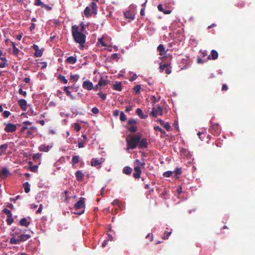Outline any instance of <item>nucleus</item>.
<instances>
[{"label":"nucleus","mask_w":255,"mask_h":255,"mask_svg":"<svg viewBox=\"0 0 255 255\" xmlns=\"http://www.w3.org/2000/svg\"><path fill=\"white\" fill-rule=\"evenodd\" d=\"M72 34L75 41L80 44V49H83L86 41V35L79 31L78 26L74 25L72 26Z\"/></svg>","instance_id":"obj_1"},{"label":"nucleus","mask_w":255,"mask_h":255,"mask_svg":"<svg viewBox=\"0 0 255 255\" xmlns=\"http://www.w3.org/2000/svg\"><path fill=\"white\" fill-rule=\"evenodd\" d=\"M141 136L138 134H129L126 138L127 150L136 148L139 144Z\"/></svg>","instance_id":"obj_2"},{"label":"nucleus","mask_w":255,"mask_h":255,"mask_svg":"<svg viewBox=\"0 0 255 255\" xmlns=\"http://www.w3.org/2000/svg\"><path fill=\"white\" fill-rule=\"evenodd\" d=\"M163 115V109L161 106H158L157 108L153 107L150 114V115L154 117H156L157 115L162 116Z\"/></svg>","instance_id":"obj_3"},{"label":"nucleus","mask_w":255,"mask_h":255,"mask_svg":"<svg viewBox=\"0 0 255 255\" xmlns=\"http://www.w3.org/2000/svg\"><path fill=\"white\" fill-rule=\"evenodd\" d=\"M4 125H5L4 130L7 132H13L16 129V126L14 124L8 123Z\"/></svg>","instance_id":"obj_4"},{"label":"nucleus","mask_w":255,"mask_h":255,"mask_svg":"<svg viewBox=\"0 0 255 255\" xmlns=\"http://www.w3.org/2000/svg\"><path fill=\"white\" fill-rule=\"evenodd\" d=\"M85 206V198L81 197L79 200L75 204L74 209L78 210L82 208Z\"/></svg>","instance_id":"obj_5"},{"label":"nucleus","mask_w":255,"mask_h":255,"mask_svg":"<svg viewBox=\"0 0 255 255\" xmlns=\"http://www.w3.org/2000/svg\"><path fill=\"white\" fill-rule=\"evenodd\" d=\"M159 69L160 72H163V71L165 70V73L167 74H169L171 72V70L170 68L169 67V65L168 64H160Z\"/></svg>","instance_id":"obj_6"},{"label":"nucleus","mask_w":255,"mask_h":255,"mask_svg":"<svg viewBox=\"0 0 255 255\" xmlns=\"http://www.w3.org/2000/svg\"><path fill=\"white\" fill-rule=\"evenodd\" d=\"M83 88L88 90H91L93 88V83L89 80H86L83 82L82 85Z\"/></svg>","instance_id":"obj_7"},{"label":"nucleus","mask_w":255,"mask_h":255,"mask_svg":"<svg viewBox=\"0 0 255 255\" xmlns=\"http://www.w3.org/2000/svg\"><path fill=\"white\" fill-rule=\"evenodd\" d=\"M142 171L139 166H136L134 167V173L133 174V176L135 178H139L140 177V174Z\"/></svg>","instance_id":"obj_8"},{"label":"nucleus","mask_w":255,"mask_h":255,"mask_svg":"<svg viewBox=\"0 0 255 255\" xmlns=\"http://www.w3.org/2000/svg\"><path fill=\"white\" fill-rule=\"evenodd\" d=\"M18 105L22 111H26L27 110V102L24 99H20L18 101Z\"/></svg>","instance_id":"obj_9"},{"label":"nucleus","mask_w":255,"mask_h":255,"mask_svg":"<svg viewBox=\"0 0 255 255\" xmlns=\"http://www.w3.org/2000/svg\"><path fill=\"white\" fill-rule=\"evenodd\" d=\"M148 146V143L147 141V139L145 138H140V141H139V144L138 145V147L139 148H147Z\"/></svg>","instance_id":"obj_10"},{"label":"nucleus","mask_w":255,"mask_h":255,"mask_svg":"<svg viewBox=\"0 0 255 255\" xmlns=\"http://www.w3.org/2000/svg\"><path fill=\"white\" fill-rule=\"evenodd\" d=\"M211 132V133L214 134L219 133V132H220V128H219V125L218 124H214L212 125Z\"/></svg>","instance_id":"obj_11"},{"label":"nucleus","mask_w":255,"mask_h":255,"mask_svg":"<svg viewBox=\"0 0 255 255\" xmlns=\"http://www.w3.org/2000/svg\"><path fill=\"white\" fill-rule=\"evenodd\" d=\"M134 13L132 11L127 10L124 12V15L126 18L133 20L134 18Z\"/></svg>","instance_id":"obj_12"},{"label":"nucleus","mask_w":255,"mask_h":255,"mask_svg":"<svg viewBox=\"0 0 255 255\" xmlns=\"http://www.w3.org/2000/svg\"><path fill=\"white\" fill-rule=\"evenodd\" d=\"M98 0H94L93 2H91L90 6L92 9V13L94 14H97V5L96 4V2H98Z\"/></svg>","instance_id":"obj_13"},{"label":"nucleus","mask_w":255,"mask_h":255,"mask_svg":"<svg viewBox=\"0 0 255 255\" xmlns=\"http://www.w3.org/2000/svg\"><path fill=\"white\" fill-rule=\"evenodd\" d=\"M211 55H209L208 58L209 59L215 60L218 58V53L217 51L215 50H212L211 53Z\"/></svg>","instance_id":"obj_14"},{"label":"nucleus","mask_w":255,"mask_h":255,"mask_svg":"<svg viewBox=\"0 0 255 255\" xmlns=\"http://www.w3.org/2000/svg\"><path fill=\"white\" fill-rule=\"evenodd\" d=\"M9 174V172L7 169L6 168H3L0 172V178L2 177L3 178H5L7 177Z\"/></svg>","instance_id":"obj_15"},{"label":"nucleus","mask_w":255,"mask_h":255,"mask_svg":"<svg viewBox=\"0 0 255 255\" xmlns=\"http://www.w3.org/2000/svg\"><path fill=\"white\" fill-rule=\"evenodd\" d=\"M30 238V236L28 234H22L18 237L20 243L24 242Z\"/></svg>","instance_id":"obj_16"},{"label":"nucleus","mask_w":255,"mask_h":255,"mask_svg":"<svg viewBox=\"0 0 255 255\" xmlns=\"http://www.w3.org/2000/svg\"><path fill=\"white\" fill-rule=\"evenodd\" d=\"M19 224L21 226L27 227L30 225V222L25 218H23L19 221Z\"/></svg>","instance_id":"obj_17"},{"label":"nucleus","mask_w":255,"mask_h":255,"mask_svg":"<svg viewBox=\"0 0 255 255\" xmlns=\"http://www.w3.org/2000/svg\"><path fill=\"white\" fill-rule=\"evenodd\" d=\"M109 83V81L108 80H105L101 77L98 82V85H99L100 87H103L107 85Z\"/></svg>","instance_id":"obj_18"},{"label":"nucleus","mask_w":255,"mask_h":255,"mask_svg":"<svg viewBox=\"0 0 255 255\" xmlns=\"http://www.w3.org/2000/svg\"><path fill=\"white\" fill-rule=\"evenodd\" d=\"M51 146L42 144L39 147V150L41 151L47 152L49 150L50 148H51Z\"/></svg>","instance_id":"obj_19"},{"label":"nucleus","mask_w":255,"mask_h":255,"mask_svg":"<svg viewBox=\"0 0 255 255\" xmlns=\"http://www.w3.org/2000/svg\"><path fill=\"white\" fill-rule=\"evenodd\" d=\"M157 50L159 52L160 55H163L166 53L165 48L162 44H159L157 48Z\"/></svg>","instance_id":"obj_20"},{"label":"nucleus","mask_w":255,"mask_h":255,"mask_svg":"<svg viewBox=\"0 0 255 255\" xmlns=\"http://www.w3.org/2000/svg\"><path fill=\"white\" fill-rule=\"evenodd\" d=\"M75 175L78 181H81L84 177V174L80 171L78 170L75 173Z\"/></svg>","instance_id":"obj_21"},{"label":"nucleus","mask_w":255,"mask_h":255,"mask_svg":"<svg viewBox=\"0 0 255 255\" xmlns=\"http://www.w3.org/2000/svg\"><path fill=\"white\" fill-rule=\"evenodd\" d=\"M66 62L69 64H75L77 62V58L76 56L68 57L66 59Z\"/></svg>","instance_id":"obj_22"},{"label":"nucleus","mask_w":255,"mask_h":255,"mask_svg":"<svg viewBox=\"0 0 255 255\" xmlns=\"http://www.w3.org/2000/svg\"><path fill=\"white\" fill-rule=\"evenodd\" d=\"M101 164L100 160L97 158H93L91 161V165L92 166H96Z\"/></svg>","instance_id":"obj_23"},{"label":"nucleus","mask_w":255,"mask_h":255,"mask_svg":"<svg viewBox=\"0 0 255 255\" xmlns=\"http://www.w3.org/2000/svg\"><path fill=\"white\" fill-rule=\"evenodd\" d=\"M123 171L125 174L129 175L131 173L132 168L129 166H126L123 168Z\"/></svg>","instance_id":"obj_24"},{"label":"nucleus","mask_w":255,"mask_h":255,"mask_svg":"<svg viewBox=\"0 0 255 255\" xmlns=\"http://www.w3.org/2000/svg\"><path fill=\"white\" fill-rule=\"evenodd\" d=\"M0 60H1L3 62L0 63V68H4L8 65L7 62V59L5 57H1L0 58Z\"/></svg>","instance_id":"obj_25"},{"label":"nucleus","mask_w":255,"mask_h":255,"mask_svg":"<svg viewBox=\"0 0 255 255\" xmlns=\"http://www.w3.org/2000/svg\"><path fill=\"white\" fill-rule=\"evenodd\" d=\"M113 89L115 90L121 91L122 90V84L121 82H117L113 85Z\"/></svg>","instance_id":"obj_26"},{"label":"nucleus","mask_w":255,"mask_h":255,"mask_svg":"<svg viewBox=\"0 0 255 255\" xmlns=\"http://www.w3.org/2000/svg\"><path fill=\"white\" fill-rule=\"evenodd\" d=\"M90 8L89 6L86 7L84 13L86 17H89L91 16V14L90 13Z\"/></svg>","instance_id":"obj_27"},{"label":"nucleus","mask_w":255,"mask_h":255,"mask_svg":"<svg viewBox=\"0 0 255 255\" xmlns=\"http://www.w3.org/2000/svg\"><path fill=\"white\" fill-rule=\"evenodd\" d=\"M8 147V144L6 143L3 144L2 145H0V154H1V153L5 151Z\"/></svg>","instance_id":"obj_28"},{"label":"nucleus","mask_w":255,"mask_h":255,"mask_svg":"<svg viewBox=\"0 0 255 255\" xmlns=\"http://www.w3.org/2000/svg\"><path fill=\"white\" fill-rule=\"evenodd\" d=\"M127 128L131 132H135L137 131V128L133 125H130L129 127H127Z\"/></svg>","instance_id":"obj_29"},{"label":"nucleus","mask_w":255,"mask_h":255,"mask_svg":"<svg viewBox=\"0 0 255 255\" xmlns=\"http://www.w3.org/2000/svg\"><path fill=\"white\" fill-rule=\"evenodd\" d=\"M79 162V156L78 155H74L72 159V162L73 164H77Z\"/></svg>","instance_id":"obj_30"},{"label":"nucleus","mask_w":255,"mask_h":255,"mask_svg":"<svg viewBox=\"0 0 255 255\" xmlns=\"http://www.w3.org/2000/svg\"><path fill=\"white\" fill-rule=\"evenodd\" d=\"M23 187L25 193H28L30 191L29 184L26 182L23 184Z\"/></svg>","instance_id":"obj_31"},{"label":"nucleus","mask_w":255,"mask_h":255,"mask_svg":"<svg viewBox=\"0 0 255 255\" xmlns=\"http://www.w3.org/2000/svg\"><path fill=\"white\" fill-rule=\"evenodd\" d=\"M9 243L11 244H18L20 243L18 238L15 239L14 238H11L10 239Z\"/></svg>","instance_id":"obj_32"},{"label":"nucleus","mask_w":255,"mask_h":255,"mask_svg":"<svg viewBox=\"0 0 255 255\" xmlns=\"http://www.w3.org/2000/svg\"><path fill=\"white\" fill-rule=\"evenodd\" d=\"M58 78V79L63 83L67 84L68 83V80L65 78V76L60 75Z\"/></svg>","instance_id":"obj_33"},{"label":"nucleus","mask_w":255,"mask_h":255,"mask_svg":"<svg viewBox=\"0 0 255 255\" xmlns=\"http://www.w3.org/2000/svg\"><path fill=\"white\" fill-rule=\"evenodd\" d=\"M141 89V86L140 85H137L135 86H134L133 88V90L135 92V94H138L140 92V90Z\"/></svg>","instance_id":"obj_34"},{"label":"nucleus","mask_w":255,"mask_h":255,"mask_svg":"<svg viewBox=\"0 0 255 255\" xmlns=\"http://www.w3.org/2000/svg\"><path fill=\"white\" fill-rule=\"evenodd\" d=\"M120 119V120L123 122L126 121L127 120V117L125 115L124 112H121Z\"/></svg>","instance_id":"obj_35"},{"label":"nucleus","mask_w":255,"mask_h":255,"mask_svg":"<svg viewBox=\"0 0 255 255\" xmlns=\"http://www.w3.org/2000/svg\"><path fill=\"white\" fill-rule=\"evenodd\" d=\"M3 212L7 215V217L12 215L11 211L7 208H4Z\"/></svg>","instance_id":"obj_36"},{"label":"nucleus","mask_w":255,"mask_h":255,"mask_svg":"<svg viewBox=\"0 0 255 255\" xmlns=\"http://www.w3.org/2000/svg\"><path fill=\"white\" fill-rule=\"evenodd\" d=\"M42 51L41 50H38L37 51H36L34 53V56L36 57H40L42 55Z\"/></svg>","instance_id":"obj_37"},{"label":"nucleus","mask_w":255,"mask_h":255,"mask_svg":"<svg viewBox=\"0 0 255 255\" xmlns=\"http://www.w3.org/2000/svg\"><path fill=\"white\" fill-rule=\"evenodd\" d=\"M13 219L12 218V215L10 216V217H7V218L6 219V222L8 225H10L13 223Z\"/></svg>","instance_id":"obj_38"},{"label":"nucleus","mask_w":255,"mask_h":255,"mask_svg":"<svg viewBox=\"0 0 255 255\" xmlns=\"http://www.w3.org/2000/svg\"><path fill=\"white\" fill-rule=\"evenodd\" d=\"M112 205H118L120 208H121V203L120 201L118 199L114 200L112 203Z\"/></svg>","instance_id":"obj_39"},{"label":"nucleus","mask_w":255,"mask_h":255,"mask_svg":"<svg viewBox=\"0 0 255 255\" xmlns=\"http://www.w3.org/2000/svg\"><path fill=\"white\" fill-rule=\"evenodd\" d=\"M172 173L173 172L172 171H167L163 173V176L165 177H169L172 175Z\"/></svg>","instance_id":"obj_40"},{"label":"nucleus","mask_w":255,"mask_h":255,"mask_svg":"<svg viewBox=\"0 0 255 255\" xmlns=\"http://www.w3.org/2000/svg\"><path fill=\"white\" fill-rule=\"evenodd\" d=\"M136 114L139 116L140 117V118H141V117H142V116L143 115V112H142V111L141 110V109L140 108H137L136 110Z\"/></svg>","instance_id":"obj_41"},{"label":"nucleus","mask_w":255,"mask_h":255,"mask_svg":"<svg viewBox=\"0 0 255 255\" xmlns=\"http://www.w3.org/2000/svg\"><path fill=\"white\" fill-rule=\"evenodd\" d=\"M71 79L75 81H77L79 78V76L77 74L76 75H71Z\"/></svg>","instance_id":"obj_42"},{"label":"nucleus","mask_w":255,"mask_h":255,"mask_svg":"<svg viewBox=\"0 0 255 255\" xmlns=\"http://www.w3.org/2000/svg\"><path fill=\"white\" fill-rule=\"evenodd\" d=\"M74 129L77 131H79L81 128V126L78 123H77L74 124Z\"/></svg>","instance_id":"obj_43"},{"label":"nucleus","mask_w":255,"mask_h":255,"mask_svg":"<svg viewBox=\"0 0 255 255\" xmlns=\"http://www.w3.org/2000/svg\"><path fill=\"white\" fill-rule=\"evenodd\" d=\"M136 123L137 122L136 120H135L133 119H130L128 121V125H129V126L136 124Z\"/></svg>","instance_id":"obj_44"},{"label":"nucleus","mask_w":255,"mask_h":255,"mask_svg":"<svg viewBox=\"0 0 255 255\" xmlns=\"http://www.w3.org/2000/svg\"><path fill=\"white\" fill-rule=\"evenodd\" d=\"M163 126L167 131L170 130L171 127L168 123H164Z\"/></svg>","instance_id":"obj_45"},{"label":"nucleus","mask_w":255,"mask_h":255,"mask_svg":"<svg viewBox=\"0 0 255 255\" xmlns=\"http://www.w3.org/2000/svg\"><path fill=\"white\" fill-rule=\"evenodd\" d=\"M41 7H42V8H44L45 9H46L48 11L52 9V7H51L50 6H48V5H47L46 4H44V3H43V4L42 5V6Z\"/></svg>","instance_id":"obj_46"},{"label":"nucleus","mask_w":255,"mask_h":255,"mask_svg":"<svg viewBox=\"0 0 255 255\" xmlns=\"http://www.w3.org/2000/svg\"><path fill=\"white\" fill-rule=\"evenodd\" d=\"M174 172L176 175H180L182 173L181 168L179 167H176Z\"/></svg>","instance_id":"obj_47"},{"label":"nucleus","mask_w":255,"mask_h":255,"mask_svg":"<svg viewBox=\"0 0 255 255\" xmlns=\"http://www.w3.org/2000/svg\"><path fill=\"white\" fill-rule=\"evenodd\" d=\"M160 98V97H159L158 99H156V98L154 96H153L151 98V101L153 105H154L157 102H158Z\"/></svg>","instance_id":"obj_48"},{"label":"nucleus","mask_w":255,"mask_h":255,"mask_svg":"<svg viewBox=\"0 0 255 255\" xmlns=\"http://www.w3.org/2000/svg\"><path fill=\"white\" fill-rule=\"evenodd\" d=\"M36 128L34 127H32L29 128V130L27 131V135L29 136L30 135H32L33 132L31 130H35Z\"/></svg>","instance_id":"obj_49"},{"label":"nucleus","mask_w":255,"mask_h":255,"mask_svg":"<svg viewBox=\"0 0 255 255\" xmlns=\"http://www.w3.org/2000/svg\"><path fill=\"white\" fill-rule=\"evenodd\" d=\"M69 86H65L64 88V91L66 93L68 96H70V94L71 93V92L70 91H69Z\"/></svg>","instance_id":"obj_50"},{"label":"nucleus","mask_w":255,"mask_h":255,"mask_svg":"<svg viewBox=\"0 0 255 255\" xmlns=\"http://www.w3.org/2000/svg\"><path fill=\"white\" fill-rule=\"evenodd\" d=\"M19 51L20 50L16 46H14V48H13L12 53L15 55H17Z\"/></svg>","instance_id":"obj_51"},{"label":"nucleus","mask_w":255,"mask_h":255,"mask_svg":"<svg viewBox=\"0 0 255 255\" xmlns=\"http://www.w3.org/2000/svg\"><path fill=\"white\" fill-rule=\"evenodd\" d=\"M18 93L20 95H23L24 97H26L27 95V93L26 91H23L21 88H20L18 90Z\"/></svg>","instance_id":"obj_52"},{"label":"nucleus","mask_w":255,"mask_h":255,"mask_svg":"<svg viewBox=\"0 0 255 255\" xmlns=\"http://www.w3.org/2000/svg\"><path fill=\"white\" fill-rule=\"evenodd\" d=\"M81 28H80V32H84L85 30V26L83 22H82L80 24Z\"/></svg>","instance_id":"obj_53"},{"label":"nucleus","mask_w":255,"mask_h":255,"mask_svg":"<svg viewBox=\"0 0 255 255\" xmlns=\"http://www.w3.org/2000/svg\"><path fill=\"white\" fill-rule=\"evenodd\" d=\"M10 115V112L8 111H5L3 113V116L4 118H8Z\"/></svg>","instance_id":"obj_54"},{"label":"nucleus","mask_w":255,"mask_h":255,"mask_svg":"<svg viewBox=\"0 0 255 255\" xmlns=\"http://www.w3.org/2000/svg\"><path fill=\"white\" fill-rule=\"evenodd\" d=\"M98 95H99L103 100H105L107 97L106 94L102 93H98Z\"/></svg>","instance_id":"obj_55"},{"label":"nucleus","mask_w":255,"mask_h":255,"mask_svg":"<svg viewBox=\"0 0 255 255\" xmlns=\"http://www.w3.org/2000/svg\"><path fill=\"white\" fill-rule=\"evenodd\" d=\"M92 112L94 114H97L99 113V109L97 107H94L92 109Z\"/></svg>","instance_id":"obj_56"},{"label":"nucleus","mask_w":255,"mask_h":255,"mask_svg":"<svg viewBox=\"0 0 255 255\" xmlns=\"http://www.w3.org/2000/svg\"><path fill=\"white\" fill-rule=\"evenodd\" d=\"M43 4V2H41V0H35V5L41 6Z\"/></svg>","instance_id":"obj_57"},{"label":"nucleus","mask_w":255,"mask_h":255,"mask_svg":"<svg viewBox=\"0 0 255 255\" xmlns=\"http://www.w3.org/2000/svg\"><path fill=\"white\" fill-rule=\"evenodd\" d=\"M42 209H43V206L42 204H40L38 209L36 211V214L40 213L42 210Z\"/></svg>","instance_id":"obj_58"},{"label":"nucleus","mask_w":255,"mask_h":255,"mask_svg":"<svg viewBox=\"0 0 255 255\" xmlns=\"http://www.w3.org/2000/svg\"><path fill=\"white\" fill-rule=\"evenodd\" d=\"M157 8H158V9L160 11L163 12L164 11V9L163 8V7L162 6V5L161 4H158V6H157Z\"/></svg>","instance_id":"obj_59"},{"label":"nucleus","mask_w":255,"mask_h":255,"mask_svg":"<svg viewBox=\"0 0 255 255\" xmlns=\"http://www.w3.org/2000/svg\"><path fill=\"white\" fill-rule=\"evenodd\" d=\"M120 112L118 110H116L113 112V116L115 117H118L119 115Z\"/></svg>","instance_id":"obj_60"},{"label":"nucleus","mask_w":255,"mask_h":255,"mask_svg":"<svg viewBox=\"0 0 255 255\" xmlns=\"http://www.w3.org/2000/svg\"><path fill=\"white\" fill-rule=\"evenodd\" d=\"M35 27V24L34 23H31V26L29 27V29L30 31H32L33 29H34Z\"/></svg>","instance_id":"obj_61"},{"label":"nucleus","mask_w":255,"mask_h":255,"mask_svg":"<svg viewBox=\"0 0 255 255\" xmlns=\"http://www.w3.org/2000/svg\"><path fill=\"white\" fill-rule=\"evenodd\" d=\"M228 88L226 84H223L222 87V91H227L228 90Z\"/></svg>","instance_id":"obj_62"},{"label":"nucleus","mask_w":255,"mask_h":255,"mask_svg":"<svg viewBox=\"0 0 255 255\" xmlns=\"http://www.w3.org/2000/svg\"><path fill=\"white\" fill-rule=\"evenodd\" d=\"M154 129L155 130L162 131V128L158 126H154Z\"/></svg>","instance_id":"obj_63"},{"label":"nucleus","mask_w":255,"mask_h":255,"mask_svg":"<svg viewBox=\"0 0 255 255\" xmlns=\"http://www.w3.org/2000/svg\"><path fill=\"white\" fill-rule=\"evenodd\" d=\"M30 81V79L28 77H25L23 79V81L26 83H28Z\"/></svg>","instance_id":"obj_64"}]
</instances>
